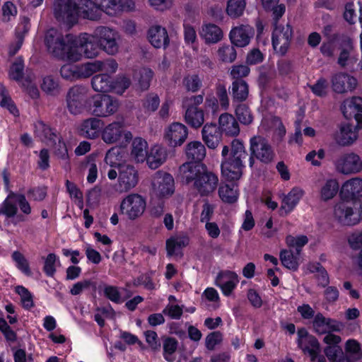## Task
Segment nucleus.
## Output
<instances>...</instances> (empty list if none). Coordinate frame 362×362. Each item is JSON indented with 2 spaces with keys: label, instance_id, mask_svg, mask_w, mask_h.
<instances>
[{
  "label": "nucleus",
  "instance_id": "nucleus-38",
  "mask_svg": "<svg viewBox=\"0 0 362 362\" xmlns=\"http://www.w3.org/2000/svg\"><path fill=\"white\" fill-rule=\"evenodd\" d=\"M184 119L191 127L197 129L204 122V112L198 107H190L185 110Z\"/></svg>",
  "mask_w": 362,
  "mask_h": 362
},
{
  "label": "nucleus",
  "instance_id": "nucleus-48",
  "mask_svg": "<svg viewBox=\"0 0 362 362\" xmlns=\"http://www.w3.org/2000/svg\"><path fill=\"white\" fill-rule=\"evenodd\" d=\"M0 105L3 107L7 108L13 115H18V111L14 105L11 97L8 95L4 86L0 83Z\"/></svg>",
  "mask_w": 362,
  "mask_h": 362
},
{
  "label": "nucleus",
  "instance_id": "nucleus-1",
  "mask_svg": "<svg viewBox=\"0 0 362 362\" xmlns=\"http://www.w3.org/2000/svg\"><path fill=\"white\" fill-rule=\"evenodd\" d=\"M86 45V57L95 58L100 51L109 55H115L119 52L121 37L119 33L109 26L96 27L92 34L83 33L79 40Z\"/></svg>",
  "mask_w": 362,
  "mask_h": 362
},
{
  "label": "nucleus",
  "instance_id": "nucleus-17",
  "mask_svg": "<svg viewBox=\"0 0 362 362\" xmlns=\"http://www.w3.org/2000/svg\"><path fill=\"white\" fill-rule=\"evenodd\" d=\"M332 88L337 93L352 92L358 85L357 79L346 73H336L331 77Z\"/></svg>",
  "mask_w": 362,
  "mask_h": 362
},
{
  "label": "nucleus",
  "instance_id": "nucleus-43",
  "mask_svg": "<svg viewBox=\"0 0 362 362\" xmlns=\"http://www.w3.org/2000/svg\"><path fill=\"white\" fill-rule=\"evenodd\" d=\"M235 107V113L238 119L243 124L247 125L252 123L253 116L249 106L244 103L233 105Z\"/></svg>",
  "mask_w": 362,
  "mask_h": 362
},
{
  "label": "nucleus",
  "instance_id": "nucleus-29",
  "mask_svg": "<svg viewBox=\"0 0 362 362\" xmlns=\"http://www.w3.org/2000/svg\"><path fill=\"white\" fill-rule=\"evenodd\" d=\"M78 12L83 18L90 21L99 20L103 13L96 1L90 0H81Z\"/></svg>",
  "mask_w": 362,
  "mask_h": 362
},
{
  "label": "nucleus",
  "instance_id": "nucleus-7",
  "mask_svg": "<svg viewBox=\"0 0 362 362\" xmlns=\"http://www.w3.org/2000/svg\"><path fill=\"white\" fill-rule=\"evenodd\" d=\"M119 102L110 95L97 94L91 98L90 110L97 117H107L116 113Z\"/></svg>",
  "mask_w": 362,
  "mask_h": 362
},
{
  "label": "nucleus",
  "instance_id": "nucleus-41",
  "mask_svg": "<svg viewBox=\"0 0 362 362\" xmlns=\"http://www.w3.org/2000/svg\"><path fill=\"white\" fill-rule=\"evenodd\" d=\"M339 191V183L336 179H328L321 185L319 190L320 199L327 202L332 199Z\"/></svg>",
  "mask_w": 362,
  "mask_h": 362
},
{
  "label": "nucleus",
  "instance_id": "nucleus-28",
  "mask_svg": "<svg viewBox=\"0 0 362 362\" xmlns=\"http://www.w3.org/2000/svg\"><path fill=\"white\" fill-rule=\"evenodd\" d=\"M95 75L91 79V85L96 92L110 93L112 91V77L109 71Z\"/></svg>",
  "mask_w": 362,
  "mask_h": 362
},
{
  "label": "nucleus",
  "instance_id": "nucleus-62",
  "mask_svg": "<svg viewBox=\"0 0 362 362\" xmlns=\"http://www.w3.org/2000/svg\"><path fill=\"white\" fill-rule=\"evenodd\" d=\"M250 68L245 64L234 65L230 71V76L235 80H243L242 78L249 75Z\"/></svg>",
  "mask_w": 362,
  "mask_h": 362
},
{
  "label": "nucleus",
  "instance_id": "nucleus-49",
  "mask_svg": "<svg viewBox=\"0 0 362 362\" xmlns=\"http://www.w3.org/2000/svg\"><path fill=\"white\" fill-rule=\"evenodd\" d=\"M345 350L349 357L354 361L362 358V350L359 343L355 339H349L346 342Z\"/></svg>",
  "mask_w": 362,
  "mask_h": 362
},
{
  "label": "nucleus",
  "instance_id": "nucleus-52",
  "mask_svg": "<svg viewBox=\"0 0 362 362\" xmlns=\"http://www.w3.org/2000/svg\"><path fill=\"white\" fill-rule=\"evenodd\" d=\"M41 88L47 94L51 95H55L59 92V86L57 81L49 76L42 79Z\"/></svg>",
  "mask_w": 362,
  "mask_h": 362
},
{
  "label": "nucleus",
  "instance_id": "nucleus-53",
  "mask_svg": "<svg viewBox=\"0 0 362 362\" xmlns=\"http://www.w3.org/2000/svg\"><path fill=\"white\" fill-rule=\"evenodd\" d=\"M12 259L16 262L17 268L27 276L31 275L28 260L24 255L18 251H15L12 254Z\"/></svg>",
  "mask_w": 362,
  "mask_h": 362
},
{
  "label": "nucleus",
  "instance_id": "nucleus-64",
  "mask_svg": "<svg viewBox=\"0 0 362 362\" xmlns=\"http://www.w3.org/2000/svg\"><path fill=\"white\" fill-rule=\"evenodd\" d=\"M23 75V60L20 58L17 59L12 64L10 71L9 77L16 81H20Z\"/></svg>",
  "mask_w": 362,
  "mask_h": 362
},
{
  "label": "nucleus",
  "instance_id": "nucleus-2",
  "mask_svg": "<svg viewBox=\"0 0 362 362\" xmlns=\"http://www.w3.org/2000/svg\"><path fill=\"white\" fill-rule=\"evenodd\" d=\"M178 177L182 183L192 185L201 196L212 193L218 182L217 175L201 163H183L179 168Z\"/></svg>",
  "mask_w": 362,
  "mask_h": 362
},
{
  "label": "nucleus",
  "instance_id": "nucleus-47",
  "mask_svg": "<svg viewBox=\"0 0 362 362\" xmlns=\"http://www.w3.org/2000/svg\"><path fill=\"white\" fill-rule=\"evenodd\" d=\"M102 13L110 16L116 15L119 11V0H95Z\"/></svg>",
  "mask_w": 362,
  "mask_h": 362
},
{
  "label": "nucleus",
  "instance_id": "nucleus-61",
  "mask_svg": "<svg viewBox=\"0 0 362 362\" xmlns=\"http://www.w3.org/2000/svg\"><path fill=\"white\" fill-rule=\"evenodd\" d=\"M104 296L113 303L120 304L123 302L119 288L115 286L105 285L103 288Z\"/></svg>",
  "mask_w": 362,
  "mask_h": 362
},
{
  "label": "nucleus",
  "instance_id": "nucleus-50",
  "mask_svg": "<svg viewBox=\"0 0 362 362\" xmlns=\"http://www.w3.org/2000/svg\"><path fill=\"white\" fill-rule=\"evenodd\" d=\"M16 292L21 296V301L23 308L30 310L34 307L33 296L30 292L23 286L15 288Z\"/></svg>",
  "mask_w": 362,
  "mask_h": 362
},
{
  "label": "nucleus",
  "instance_id": "nucleus-55",
  "mask_svg": "<svg viewBox=\"0 0 362 362\" xmlns=\"http://www.w3.org/2000/svg\"><path fill=\"white\" fill-rule=\"evenodd\" d=\"M177 348V341L172 337H167L163 341V356L168 361H173V354Z\"/></svg>",
  "mask_w": 362,
  "mask_h": 362
},
{
  "label": "nucleus",
  "instance_id": "nucleus-46",
  "mask_svg": "<svg viewBox=\"0 0 362 362\" xmlns=\"http://www.w3.org/2000/svg\"><path fill=\"white\" fill-rule=\"evenodd\" d=\"M188 244V240L183 237H171L166 241L168 255H173L176 251L180 250Z\"/></svg>",
  "mask_w": 362,
  "mask_h": 362
},
{
  "label": "nucleus",
  "instance_id": "nucleus-58",
  "mask_svg": "<svg viewBox=\"0 0 362 362\" xmlns=\"http://www.w3.org/2000/svg\"><path fill=\"white\" fill-rule=\"evenodd\" d=\"M324 352L329 362H344L342 350L338 346H328Z\"/></svg>",
  "mask_w": 362,
  "mask_h": 362
},
{
  "label": "nucleus",
  "instance_id": "nucleus-13",
  "mask_svg": "<svg viewBox=\"0 0 362 362\" xmlns=\"http://www.w3.org/2000/svg\"><path fill=\"white\" fill-rule=\"evenodd\" d=\"M66 107L73 115L83 112L87 102V90L86 88L75 86L67 92L66 97Z\"/></svg>",
  "mask_w": 362,
  "mask_h": 362
},
{
  "label": "nucleus",
  "instance_id": "nucleus-30",
  "mask_svg": "<svg viewBox=\"0 0 362 362\" xmlns=\"http://www.w3.org/2000/svg\"><path fill=\"white\" fill-rule=\"evenodd\" d=\"M304 194L305 192L301 188L298 187H293L287 195L284 196L281 211H284L285 214H288L292 211Z\"/></svg>",
  "mask_w": 362,
  "mask_h": 362
},
{
  "label": "nucleus",
  "instance_id": "nucleus-63",
  "mask_svg": "<svg viewBox=\"0 0 362 362\" xmlns=\"http://www.w3.org/2000/svg\"><path fill=\"white\" fill-rule=\"evenodd\" d=\"M310 88L315 95L324 97L327 95L328 92V83L325 78H320Z\"/></svg>",
  "mask_w": 362,
  "mask_h": 362
},
{
  "label": "nucleus",
  "instance_id": "nucleus-37",
  "mask_svg": "<svg viewBox=\"0 0 362 362\" xmlns=\"http://www.w3.org/2000/svg\"><path fill=\"white\" fill-rule=\"evenodd\" d=\"M341 194L346 197H362V179L351 178L346 181L341 187Z\"/></svg>",
  "mask_w": 362,
  "mask_h": 362
},
{
  "label": "nucleus",
  "instance_id": "nucleus-60",
  "mask_svg": "<svg viewBox=\"0 0 362 362\" xmlns=\"http://www.w3.org/2000/svg\"><path fill=\"white\" fill-rule=\"evenodd\" d=\"M341 110L344 116L346 119H349L354 117L358 124H362V115L358 113L354 105H348L347 99L344 101L341 106Z\"/></svg>",
  "mask_w": 362,
  "mask_h": 362
},
{
  "label": "nucleus",
  "instance_id": "nucleus-9",
  "mask_svg": "<svg viewBox=\"0 0 362 362\" xmlns=\"http://www.w3.org/2000/svg\"><path fill=\"white\" fill-rule=\"evenodd\" d=\"M146 200L139 194L126 196L119 205L120 214L127 219L134 221L142 216L146 209Z\"/></svg>",
  "mask_w": 362,
  "mask_h": 362
},
{
  "label": "nucleus",
  "instance_id": "nucleus-5",
  "mask_svg": "<svg viewBox=\"0 0 362 362\" xmlns=\"http://www.w3.org/2000/svg\"><path fill=\"white\" fill-rule=\"evenodd\" d=\"M332 218L343 226H354L362 221V203L349 200H341L332 208Z\"/></svg>",
  "mask_w": 362,
  "mask_h": 362
},
{
  "label": "nucleus",
  "instance_id": "nucleus-56",
  "mask_svg": "<svg viewBox=\"0 0 362 362\" xmlns=\"http://www.w3.org/2000/svg\"><path fill=\"white\" fill-rule=\"evenodd\" d=\"M131 84L129 78L124 76H118L117 77L112 78V91L117 94H122L126 89H127Z\"/></svg>",
  "mask_w": 362,
  "mask_h": 362
},
{
  "label": "nucleus",
  "instance_id": "nucleus-33",
  "mask_svg": "<svg viewBox=\"0 0 362 362\" xmlns=\"http://www.w3.org/2000/svg\"><path fill=\"white\" fill-rule=\"evenodd\" d=\"M148 146L147 141L141 138L133 139L131 146V156L136 163H144L148 155Z\"/></svg>",
  "mask_w": 362,
  "mask_h": 362
},
{
  "label": "nucleus",
  "instance_id": "nucleus-44",
  "mask_svg": "<svg viewBox=\"0 0 362 362\" xmlns=\"http://www.w3.org/2000/svg\"><path fill=\"white\" fill-rule=\"evenodd\" d=\"M217 56L222 62L232 63L236 59L237 52L233 45H222L217 50Z\"/></svg>",
  "mask_w": 362,
  "mask_h": 362
},
{
  "label": "nucleus",
  "instance_id": "nucleus-14",
  "mask_svg": "<svg viewBox=\"0 0 362 362\" xmlns=\"http://www.w3.org/2000/svg\"><path fill=\"white\" fill-rule=\"evenodd\" d=\"M293 31L290 25H275L272 34V45L276 53L284 55L290 46Z\"/></svg>",
  "mask_w": 362,
  "mask_h": 362
},
{
  "label": "nucleus",
  "instance_id": "nucleus-54",
  "mask_svg": "<svg viewBox=\"0 0 362 362\" xmlns=\"http://www.w3.org/2000/svg\"><path fill=\"white\" fill-rule=\"evenodd\" d=\"M66 187L70 197L74 199V202L80 208H82L83 206V199L81 191L74 183L68 180L66 181Z\"/></svg>",
  "mask_w": 362,
  "mask_h": 362
},
{
  "label": "nucleus",
  "instance_id": "nucleus-32",
  "mask_svg": "<svg viewBox=\"0 0 362 362\" xmlns=\"http://www.w3.org/2000/svg\"><path fill=\"white\" fill-rule=\"evenodd\" d=\"M230 89L233 105L243 103L247 99L249 95V86L245 81H233Z\"/></svg>",
  "mask_w": 362,
  "mask_h": 362
},
{
  "label": "nucleus",
  "instance_id": "nucleus-59",
  "mask_svg": "<svg viewBox=\"0 0 362 362\" xmlns=\"http://www.w3.org/2000/svg\"><path fill=\"white\" fill-rule=\"evenodd\" d=\"M182 83L188 91L192 93L198 91L202 86V81L196 74L186 76L183 78Z\"/></svg>",
  "mask_w": 362,
  "mask_h": 362
},
{
  "label": "nucleus",
  "instance_id": "nucleus-16",
  "mask_svg": "<svg viewBox=\"0 0 362 362\" xmlns=\"http://www.w3.org/2000/svg\"><path fill=\"white\" fill-rule=\"evenodd\" d=\"M139 181L138 172L131 165H122L119 166V185L117 191L120 193L126 192L135 187Z\"/></svg>",
  "mask_w": 362,
  "mask_h": 362
},
{
  "label": "nucleus",
  "instance_id": "nucleus-6",
  "mask_svg": "<svg viewBox=\"0 0 362 362\" xmlns=\"http://www.w3.org/2000/svg\"><path fill=\"white\" fill-rule=\"evenodd\" d=\"M101 139L107 144L127 143L132 139V134L127 130L124 118L117 119L103 127Z\"/></svg>",
  "mask_w": 362,
  "mask_h": 362
},
{
  "label": "nucleus",
  "instance_id": "nucleus-39",
  "mask_svg": "<svg viewBox=\"0 0 362 362\" xmlns=\"http://www.w3.org/2000/svg\"><path fill=\"white\" fill-rule=\"evenodd\" d=\"M300 253L291 249L283 250L280 252V260L282 264L288 269L296 271L300 262Z\"/></svg>",
  "mask_w": 362,
  "mask_h": 362
},
{
  "label": "nucleus",
  "instance_id": "nucleus-8",
  "mask_svg": "<svg viewBox=\"0 0 362 362\" xmlns=\"http://www.w3.org/2000/svg\"><path fill=\"white\" fill-rule=\"evenodd\" d=\"M72 35H63L55 29L48 30L44 37L47 52L54 57L62 59L65 54L67 42H71Z\"/></svg>",
  "mask_w": 362,
  "mask_h": 362
},
{
  "label": "nucleus",
  "instance_id": "nucleus-3",
  "mask_svg": "<svg viewBox=\"0 0 362 362\" xmlns=\"http://www.w3.org/2000/svg\"><path fill=\"white\" fill-rule=\"evenodd\" d=\"M221 173L228 181L238 180L243 174V160L246 159L247 153L243 142L234 139L231 142V148L224 146L221 151Z\"/></svg>",
  "mask_w": 362,
  "mask_h": 362
},
{
  "label": "nucleus",
  "instance_id": "nucleus-11",
  "mask_svg": "<svg viewBox=\"0 0 362 362\" xmlns=\"http://www.w3.org/2000/svg\"><path fill=\"white\" fill-rule=\"evenodd\" d=\"M251 156L249 159L250 166L252 168L255 163L253 156L264 163H270L274 153L268 141L262 136H254L250 139Z\"/></svg>",
  "mask_w": 362,
  "mask_h": 362
},
{
  "label": "nucleus",
  "instance_id": "nucleus-51",
  "mask_svg": "<svg viewBox=\"0 0 362 362\" xmlns=\"http://www.w3.org/2000/svg\"><path fill=\"white\" fill-rule=\"evenodd\" d=\"M60 265V262L54 253L49 254L45 259L43 271L48 276H53L56 272V266Z\"/></svg>",
  "mask_w": 362,
  "mask_h": 362
},
{
  "label": "nucleus",
  "instance_id": "nucleus-36",
  "mask_svg": "<svg viewBox=\"0 0 362 362\" xmlns=\"http://www.w3.org/2000/svg\"><path fill=\"white\" fill-rule=\"evenodd\" d=\"M35 134L47 145L57 144V135L44 122L38 121L35 124Z\"/></svg>",
  "mask_w": 362,
  "mask_h": 362
},
{
  "label": "nucleus",
  "instance_id": "nucleus-4",
  "mask_svg": "<svg viewBox=\"0 0 362 362\" xmlns=\"http://www.w3.org/2000/svg\"><path fill=\"white\" fill-rule=\"evenodd\" d=\"M117 69V62L113 59H109L105 61L96 60L79 65L66 64L61 67L60 74L64 79L74 81L88 78L99 71L115 73Z\"/></svg>",
  "mask_w": 362,
  "mask_h": 362
},
{
  "label": "nucleus",
  "instance_id": "nucleus-27",
  "mask_svg": "<svg viewBox=\"0 0 362 362\" xmlns=\"http://www.w3.org/2000/svg\"><path fill=\"white\" fill-rule=\"evenodd\" d=\"M167 156V150L165 147L160 145H154L148 152L146 161L151 169L155 170L165 162Z\"/></svg>",
  "mask_w": 362,
  "mask_h": 362
},
{
  "label": "nucleus",
  "instance_id": "nucleus-12",
  "mask_svg": "<svg viewBox=\"0 0 362 362\" xmlns=\"http://www.w3.org/2000/svg\"><path fill=\"white\" fill-rule=\"evenodd\" d=\"M334 164L336 170L343 175L356 174L362 170V159L354 152L341 155Z\"/></svg>",
  "mask_w": 362,
  "mask_h": 362
},
{
  "label": "nucleus",
  "instance_id": "nucleus-31",
  "mask_svg": "<svg viewBox=\"0 0 362 362\" xmlns=\"http://www.w3.org/2000/svg\"><path fill=\"white\" fill-rule=\"evenodd\" d=\"M148 39L156 48L165 47L169 42L167 30L160 25L152 26L148 30Z\"/></svg>",
  "mask_w": 362,
  "mask_h": 362
},
{
  "label": "nucleus",
  "instance_id": "nucleus-45",
  "mask_svg": "<svg viewBox=\"0 0 362 362\" xmlns=\"http://www.w3.org/2000/svg\"><path fill=\"white\" fill-rule=\"evenodd\" d=\"M245 5V0H228L226 12L231 18H236L243 15Z\"/></svg>",
  "mask_w": 362,
  "mask_h": 362
},
{
  "label": "nucleus",
  "instance_id": "nucleus-25",
  "mask_svg": "<svg viewBox=\"0 0 362 362\" xmlns=\"http://www.w3.org/2000/svg\"><path fill=\"white\" fill-rule=\"evenodd\" d=\"M201 38L207 45L216 44L223 37L222 29L216 24L206 23L202 25L199 30Z\"/></svg>",
  "mask_w": 362,
  "mask_h": 362
},
{
  "label": "nucleus",
  "instance_id": "nucleus-40",
  "mask_svg": "<svg viewBox=\"0 0 362 362\" xmlns=\"http://www.w3.org/2000/svg\"><path fill=\"white\" fill-rule=\"evenodd\" d=\"M18 213V205L16 201V193L10 191L7 197L0 204V216L6 218L14 217Z\"/></svg>",
  "mask_w": 362,
  "mask_h": 362
},
{
  "label": "nucleus",
  "instance_id": "nucleus-57",
  "mask_svg": "<svg viewBox=\"0 0 362 362\" xmlns=\"http://www.w3.org/2000/svg\"><path fill=\"white\" fill-rule=\"evenodd\" d=\"M286 242L290 248H295V251L300 253L302 247L308 243V239L305 235L297 237L288 235L286 238Z\"/></svg>",
  "mask_w": 362,
  "mask_h": 362
},
{
  "label": "nucleus",
  "instance_id": "nucleus-26",
  "mask_svg": "<svg viewBox=\"0 0 362 362\" xmlns=\"http://www.w3.org/2000/svg\"><path fill=\"white\" fill-rule=\"evenodd\" d=\"M202 139L209 148H216L221 142V132L216 124L206 123L202 131Z\"/></svg>",
  "mask_w": 362,
  "mask_h": 362
},
{
  "label": "nucleus",
  "instance_id": "nucleus-34",
  "mask_svg": "<svg viewBox=\"0 0 362 362\" xmlns=\"http://www.w3.org/2000/svg\"><path fill=\"white\" fill-rule=\"evenodd\" d=\"M220 129L228 136H235L240 132V127L235 117L228 113L221 115L218 119Z\"/></svg>",
  "mask_w": 362,
  "mask_h": 362
},
{
  "label": "nucleus",
  "instance_id": "nucleus-10",
  "mask_svg": "<svg viewBox=\"0 0 362 362\" xmlns=\"http://www.w3.org/2000/svg\"><path fill=\"white\" fill-rule=\"evenodd\" d=\"M54 16L69 27L77 23L78 8L75 0H55Z\"/></svg>",
  "mask_w": 362,
  "mask_h": 362
},
{
  "label": "nucleus",
  "instance_id": "nucleus-15",
  "mask_svg": "<svg viewBox=\"0 0 362 362\" xmlns=\"http://www.w3.org/2000/svg\"><path fill=\"white\" fill-rule=\"evenodd\" d=\"M152 187L158 197L171 196L174 192V179L169 173L158 171L153 177Z\"/></svg>",
  "mask_w": 362,
  "mask_h": 362
},
{
  "label": "nucleus",
  "instance_id": "nucleus-24",
  "mask_svg": "<svg viewBox=\"0 0 362 362\" xmlns=\"http://www.w3.org/2000/svg\"><path fill=\"white\" fill-rule=\"evenodd\" d=\"M357 61L358 57L354 53L353 42L351 39L346 38L344 41L337 63L341 68H351Z\"/></svg>",
  "mask_w": 362,
  "mask_h": 362
},
{
  "label": "nucleus",
  "instance_id": "nucleus-20",
  "mask_svg": "<svg viewBox=\"0 0 362 362\" xmlns=\"http://www.w3.org/2000/svg\"><path fill=\"white\" fill-rule=\"evenodd\" d=\"M254 34L252 27L249 25H240L230 30L229 37L233 45L244 47L250 44Z\"/></svg>",
  "mask_w": 362,
  "mask_h": 362
},
{
  "label": "nucleus",
  "instance_id": "nucleus-23",
  "mask_svg": "<svg viewBox=\"0 0 362 362\" xmlns=\"http://www.w3.org/2000/svg\"><path fill=\"white\" fill-rule=\"evenodd\" d=\"M83 33L76 37L72 35L71 42H67L66 45L65 54L62 59H67L71 62H78L82 58V51L86 56V45L80 42Z\"/></svg>",
  "mask_w": 362,
  "mask_h": 362
},
{
  "label": "nucleus",
  "instance_id": "nucleus-35",
  "mask_svg": "<svg viewBox=\"0 0 362 362\" xmlns=\"http://www.w3.org/2000/svg\"><path fill=\"white\" fill-rule=\"evenodd\" d=\"M187 158L192 163H199L206 156V148L200 141H194L188 143L185 147Z\"/></svg>",
  "mask_w": 362,
  "mask_h": 362
},
{
  "label": "nucleus",
  "instance_id": "nucleus-19",
  "mask_svg": "<svg viewBox=\"0 0 362 362\" xmlns=\"http://www.w3.org/2000/svg\"><path fill=\"white\" fill-rule=\"evenodd\" d=\"M239 282L238 274L232 271L223 270L216 276L215 284L218 286L223 294L229 296Z\"/></svg>",
  "mask_w": 362,
  "mask_h": 362
},
{
  "label": "nucleus",
  "instance_id": "nucleus-18",
  "mask_svg": "<svg viewBox=\"0 0 362 362\" xmlns=\"http://www.w3.org/2000/svg\"><path fill=\"white\" fill-rule=\"evenodd\" d=\"M188 136L187 127L180 122H173L165 131L164 139L170 146H181Z\"/></svg>",
  "mask_w": 362,
  "mask_h": 362
},
{
  "label": "nucleus",
  "instance_id": "nucleus-21",
  "mask_svg": "<svg viewBox=\"0 0 362 362\" xmlns=\"http://www.w3.org/2000/svg\"><path fill=\"white\" fill-rule=\"evenodd\" d=\"M361 128H362L361 124H357L356 126L349 123L342 124L339 132L336 135V142L341 146L352 145L358 139V131Z\"/></svg>",
  "mask_w": 362,
  "mask_h": 362
},
{
  "label": "nucleus",
  "instance_id": "nucleus-22",
  "mask_svg": "<svg viewBox=\"0 0 362 362\" xmlns=\"http://www.w3.org/2000/svg\"><path fill=\"white\" fill-rule=\"evenodd\" d=\"M103 122L96 117H89L82 121L78 127V131L83 136L94 139L99 136L103 130Z\"/></svg>",
  "mask_w": 362,
  "mask_h": 362
},
{
  "label": "nucleus",
  "instance_id": "nucleus-42",
  "mask_svg": "<svg viewBox=\"0 0 362 362\" xmlns=\"http://www.w3.org/2000/svg\"><path fill=\"white\" fill-rule=\"evenodd\" d=\"M218 195L221 199L228 204H232L238 200V187L234 183L222 184L218 188Z\"/></svg>",
  "mask_w": 362,
  "mask_h": 362
}]
</instances>
